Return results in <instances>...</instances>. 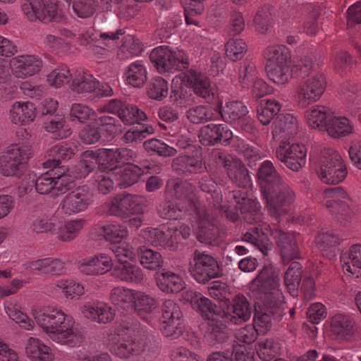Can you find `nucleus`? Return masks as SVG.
Listing matches in <instances>:
<instances>
[{
  "label": "nucleus",
  "instance_id": "nucleus-1",
  "mask_svg": "<svg viewBox=\"0 0 361 361\" xmlns=\"http://www.w3.org/2000/svg\"><path fill=\"white\" fill-rule=\"evenodd\" d=\"M233 197L243 214L245 220L257 225L249 229L243 237V240L256 247L263 255H267L275 242L281 250L283 261H289L298 257L295 236L293 233H284L278 228H271L264 222H260L261 214L259 212V203L254 199L245 197L240 190L233 191Z\"/></svg>",
  "mask_w": 361,
  "mask_h": 361
},
{
  "label": "nucleus",
  "instance_id": "nucleus-2",
  "mask_svg": "<svg viewBox=\"0 0 361 361\" xmlns=\"http://www.w3.org/2000/svg\"><path fill=\"white\" fill-rule=\"evenodd\" d=\"M278 271L272 267H265L250 283L252 291L262 293L261 300L255 303L253 326L258 334H266L271 326V315L283 302Z\"/></svg>",
  "mask_w": 361,
  "mask_h": 361
},
{
  "label": "nucleus",
  "instance_id": "nucleus-3",
  "mask_svg": "<svg viewBox=\"0 0 361 361\" xmlns=\"http://www.w3.org/2000/svg\"><path fill=\"white\" fill-rule=\"evenodd\" d=\"M31 314L42 331L54 343L74 348L82 343V336L75 331L74 318L61 308L35 306Z\"/></svg>",
  "mask_w": 361,
  "mask_h": 361
},
{
  "label": "nucleus",
  "instance_id": "nucleus-4",
  "mask_svg": "<svg viewBox=\"0 0 361 361\" xmlns=\"http://www.w3.org/2000/svg\"><path fill=\"white\" fill-rule=\"evenodd\" d=\"M257 176L266 207L270 215L280 221L290 212L295 199V192L282 180L270 161H264L261 164Z\"/></svg>",
  "mask_w": 361,
  "mask_h": 361
},
{
  "label": "nucleus",
  "instance_id": "nucleus-5",
  "mask_svg": "<svg viewBox=\"0 0 361 361\" xmlns=\"http://www.w3.org/2000/svg\"><path fill=\"white\" fill-rule=\"evenodd\" d=\"M149 342L145 331L123 324L108 336L106 346L115 356L128 359L145 351Z\"/></svg>",
  "mask_w": 361,
  "mask_h": 361
},
{
  "label": "nucleus",
  "instance_id": "nucleus-6",
  "mask_svg": "<svg viewBox=\"0 0 361 361\" xmlns=\"http://www.w3.org/2000/svg\"><path fill=\"white\" fill-rule=\"evenodd\" d=\"M45 168L53 169L39 176L35 180V189L42 195L49 194L56 190L63 192L73 182V178L69 169L64 166H59V161L49 159L44 164Z\"/></svg>",
  "mask_w": 361,
  "mask_h": 361
},
{
  "label": "nucleus",
  "instance_id": "nucleus-7",
  "mask_svg": "<svg viewBox=\"0 0 361 361\" xmlns=\"http://www.w3.org/2000/svg\"><path fill=\"white\" fill-rule=\"evenodd\" d=\"M183 299L190 302L193 309L209 320L210 335L217 341H224L227 337L225 326L220 319L221 315L216 313L211 301L199 293L187 291Z\"/></svg>",
  "mask_w": 361,
  "mask_h": 361
},
{
  "label": "nucleus",
  "instance_id": "nucleus-8",
  "mask_svg": "<svg viewBox=\"0 0 361 361\" xmlns=\"http://www.w3.org/2000/svg\"><path fill=\"white\" fill-rule=\"evenodd\" d=\"M180 231L178 226L160 225L157 228L147 227L140 231L139 237L143 243H147L156 247H161L169 250H175L178 247V237Z\"/></svg>",
  "mask_w": 361,
  "mask_h": 361
},
{
  "label": "nucleus",
  "instance_id": "nucleus-9",
  "mask_svg": "<svg viewBox=\"0 0 361 361\" xmlns=\"http://www.w3.org/2000/svg\"><path fill=\"white\" fill-rule=\"evenodd\" d=\"M326 79L324 73H312L308 78L297 87L294 98L298 105L306 108L318 102L325 92Z\"/></svg>",
  "mask_w": 361,
  "mask_h": 361
},
{
  "label": "nucleus",
  "instance_id": "nucleus-10",
  "mask_svg": "<svg viewBox=\"0 0 361 361\" xmlns=\"http://www.w3.org/2000/svg\"><path fill=\"white\" fill-rule=\"evenodd\" d=\"M319 177L326 184H338L347 176V169L341 154L334 149H327L320 160Z\"/></svg>",
  "mask_w": 361,
  "mask_h": 361
},
{
  "label": "nucleus",
  "instance_id": "nucleus-11",
  "mask_svg": "<svg viewBox=\"0 0 361 361\" xmlns=\"http://www.w3.org/2000/svg\"><path fill=\"white\" fill-rule=\"evenodd\" d=\"M148 205L147 199L143 195H119L105 204L109 215L126 216L135 214H144Z\"/></svg>",
  "mask_w": 361,
  "mask_h": 361
},
{
  "label": "nucleus",
  "instance_id": "nucleus-12",
  "mask_svg": "<svg viewBox=\"0 0 361 361\" xmlns=\"http://www.w3.org/2000/svg\"><path fill=\"white\" fill-rule=\"evenodd\" d=\"M22 8L25 16L30 20H39L48 23L59 21L63 18L58 0H30Z\"/></svg>",
  "mask_w": 361,
  "mask_h": 361
},
{
  "label": "nucleus",
  "instance_id": "nucleus-13",
  "mask_svg": "<svg viewBox=\"0 0 361 361\" xmlns=\"http://www.w3.org/2000/svg\"><path fill=\"white\" fill-rule=\"evenodd\" d=\"M180 197V180L179 178H172L169 180L165 190V200L161 202L157 211L160 216L168 219L169 222L175 225V221L179 224L178 219L180 209L178 202Z\"/></svg>",
  "mask_w": 361,
  "mask_h": 361
},
{
  "label": "nucleus",
  "instance_id": "nucleus-14",
  "mask_svg": "<svg viewBox=\"0 0 361 361\" xmlns=\"http://www.w3.org/2000/svg\"><path fill=\"white\" fill-rule=\"evenodd\" d=\"M182 84L193 88L194 92L207 102L216 104L219 99L218 90L212 85L209 80L193 70L182 71Z\"/></svg>",
  "mask_w": 361,
  "mask_h": 361
},
{
  "label": "nucleus",
  "instance_id": "nucleus-15",
  "mask_svg": "<svg viewBox=\"0 0 361 361\" xmlns=\"http://www.w3.org/2000/svg\"><path fill=\"white\" fill-rule=\"evenodd\" d=\"M30 154V149L27 145H11L0 157V173L5 176L16 175L19 166L28 159Z\"/></svg>",
  "mask_w": 361,
  "mask_h": 361
},
{
  "label": "nucleus",
  "instance_id": "nucleus-16",
  "mask_svg": "<svg viewBox=\"0 0 361 361\" xmlns=\"http://www.w3.org/2000/svg\"><path fill=\"white\" fill-rule=\"evenodd\" d=\"M307 152V148L302 144L283 142L276 148V157L289 169L298 171L306 164Z\"/></svg>",
  "mask_w": 361,
  "mask_h": 361
},
{
  "label": "nucleus",
  "instance_id": "nucleus-17",
  "mask_svg": "<svg viewBox=\"0 0 361 361\" xmlns=\"http://www.w3.org/2000/svg\"><path fill=\"white\" fill-rule=\"evenodd\" d=\"M291 63L265 65V71L267 78L276 85H284L291 78V72L300 73V76L304 77L309 74L311 68L310 63L300 61L295 63L290 70Z\"/></svg>",
  "mask_w": 361,
  "mask_h": 361
},
{
  "label": "nucleus",
  "instance_id": "nucleus-18",
  "mask_svg": "<svg viewBox=\"0 0 361 361\" xmlns=\"http://www.w3.org/2000/svg\"><path fill=\"white\" fill-rule=\"evenodd\" d=\"M149 59L160 74H173L179 69V60L176 52L167 46H159L153 49Z\"/></svg>",
  "mask_w": 361,
  "mask_h": 361
},
{
  "label": "nucleus",
  "instance_id": "nucleus-19",
  "mask_svg": "<svg viewBox=\"0 0 361 361\" xmlns=\"http://www.w3.org/2000/svg\"><path fill=\"white\" fill-rule=\"evenodd\" d=\"M99 166L103 169L118 171L123 164L135 161L136 154L128 148L98 149Z\"/></svg>",
  "mask_w": 361,
  "mask_h": 361
},
{
  "label": "nucleus",
  "instance_id": "nucleus-20",
  "mask_svg": "<svg viewBox=\"0 0 361 361\" xmlns=\"http://www.w3.org/2000/svg\"><path fill=\"white\" fill-rule=\"evenodd\" d=\"M93 202V195L86 187H80L65 196L61 203L63 212L68 215L86 210Z\"/></svg>",
  "mask_w": 361,
  "mask_h": 361
},
{
  "label": "nucleus",
  "instance_id": "nucleus-21",
  "mask_svg": "<svg viewBox=\"0 0 361 361\" xmlns=\"http://www.w3.org/2000/svg\"><path fill=\"white\" fill-rule=\"evenodd\" d=\"M113 265L111 256L106 253H99L82 259L78 262V269L85 275H102L110 271Z\"/></svg>",
  "mask_w": 361,
  "mask_h": 361
},
{
  "label": "nucleus",
  "instance_id": "nucleus-22",
  "mask_svg": "<svg viewBox=\"0 0 361 361\" xmlns=\"http://www.w3.org/2000/svg\"><path fill=\"white\" fill-rule=\"evenodd\" d=\"M13 75L18 78H25L38 73L42 67V61L35 55H21L10 60Z\"/></svg>",
  "mask_w": 361,
  "mask_h": 361
},
{
  "label": "nucleus",
  "instance_id": "nucleus-23",
  "mask_svg": "<svg viewBox=\"0 0 361 361\" xmlns=\"http://www.w3.org/2000/svg\"><path fill=\"white\" fill-rule=\"evenodd\" d=\"M191 274L197 282L204 283L218 276L219 266L212 257L201 254L195 258V265Z\"/></svg>",
  "mask_w": 361,
  "mask_h": 361
},
{
  "label": "nucleus",
  "instance_id": "nucleus-24",
  "mask_svg": "<svg viewBox=\"0 0 361 361\" xmlns=\"http://www.w3.org/2000/svg\"><path fill=\"white\" fill-rule=\"evenodd\" d=\"M118 32L101 33L99 39H97L96 42L89 48V54L91 57L98 62L109 59L116 47V39L118 38Z\"/></svg>",
  "mask_w": 361,
  "mask_h": 361
},
{
  "label": "nucleus",
  "instance_id": "nucleus-25",
  "mask_svg": "<svg viewBox=\"0 0 361 361\" xmlns=\"http://www.w3.org/2000/svg\"><path fill=\"white\" fill-rule=\"evenodd\" d=\"M298 130V121L290 114L280 115L274 123L273 136L281 143L292 139Z\"/></svg>",
  "mask_w": 361,
  "mask_h": 361
},
{
  "label": "nucleus",
  "instance_id": "nucleus-26",
  "mask_svg": "<svg viewBox=\"0 0 361 361\" xmlns=\"http://www.w3.org/2000/svg\"><path fill=\"white\" fill-rule=\"evenodd\" d=\"M325 130L331 138L341 139L353 135L355 133V126L345 116L331 113Z\"/></svg>",
  "mask_w": 361,
  "mask_h": 361
},
{
  "label": "nucleus",
  "instance_id": "nucleus-27",
  "mask_svg": "<svg viewBox=\"0 0 361 361\" xmlns=\"http://www.w3.org/2000/svg\"><path fill=\"white\" fill-rule=\"evenodd\" d=\"M25 355L30 361H54L55 354L50 346L38 338L30 337L25 346Z\"/></svg>",
  "mask_w": 361,
  "mask_h": 361
},
{
  "label": "nucleus",
  "instance_id": "nucleus-28",
  "mask_svg": "<svg viewBox=\"0 0 361 361\" xmlns=\"http://www.w3.org/2000/svg\"><path fill=\"white\" fill-rule=\"evenodd\" d=\"M341 262L344 274L353 278H359L361 269V245H352L341 255Z\"/></svg>",
  "mask_w": 361,
  "mask_h": 361
},
{
  "label": "nucleus",
  "instance_id": "nucleus-29",
  "mask_svg": "<svg viewBox=\"0 0 361 361\" xmlns=\"http://www.w3.org/2000/svg\"><path fill=\"white\" fill-rule=\"evenodd\" d=\"M9 119L16 125H27L36 116L35 106L30 102L16 101L9 109Z\"/></svg>",
  "mask_w": 361,
  "mask_h": 361
},
{
  "label": "nucleus",
  "instance_id": "nucleus-30",
  "mask_svg": "<svg viewBox=\"0 0 361 361\" xmlns=\"http://www.w3.org/2000/svg\"><path fill=\"white\" fill-rule=\"evenodd\" d=\"M47 288L51 293L61 291L64 298L70 300H79L85 294V288L81 283L68 279L56 280Z\"/></svg>",
  "mask_w": 361,
  "mask_h": 361
},
{
  "label": "nucleus",
  "instance_id": "nucleus-31",
  "mask_svg": "<svg viewBox=\"0 0 361 361\" xmlns=\"http://www.w3.org/2000/svg\"><path fill=\"white\" fill-rule=\"evenodd\" d=\"M330 331L337 337L350 340L355 335L356 329L354 322L348 315L337 313L331 319Z\"/></svg>",
  "mask_w": 361,
  "mask_h": 361
},
{
  "label": "nucleus",
  "instance_id": "nucleus-32",
  "mask_svg": "<svg viewBox=\"0 0 361 361\" xmlns=\"http://www.w3.org/2000/svg\"><path fill=\"white\" fill-rule=\"evenodd\" d=\"M179 307L172 300H166L164 304L162 314V333L166 336H171L179 325Z\"/></svg>",
  "mask_w": 361,
  "mask_h": 361
},
{
  "label": "nucleus",
  "instance_id": "nucleus-33",
  "mask_svg": "<svg viewBox=\"0 0 361 361\" xmlns=\"http://www.w3.org/2000/svg\"><path fill=\"white\" fill-rule=\"evenodd\" d=\"M225 167L230 178L238 186L245 188L251 185L248 171L238 159L233 157L227 158Z\"/></svg>",
  "mask_w": 361,
  "mask_h": 361
},
{
  "label": "nucleus",
  "instance_id": "nucleus-34",
  "mask_svg": "<svg viewBox=\"0 0 361 361\" xmlns=\"http://www.w3.org/2000/svg\"><path fill=\"white\" fill-rule=\"evenodd\" d=\"M251 311L249 308L246 298L242 295H238L233 300V304L231 310L221 315V319L230 320L234 324L245 322L250 317Z\"/></svg>",
  "mask_w": 361,
  "mask_h": 361
},
{
  "label": "nucleus",
  "instance_id": "nucleus-35",
  "mask_svg": "<svg viewBox=\"0 0 361 361\" xmlns=\"http://www.w3.org/2000/svg\"><path fill=\"white\" fill-rule=\"evenodd\" d=\"M123 77L127 85L133 87H142L147 79L145 63L141 60L130 63L126 67Z\"/></svg>",
  "mask_w": 361,
  "mask_h": 361
},
{
  "label": "nucleus",
  "instance_id": "nucleus-36",
  "mask_svg": "<svg viewBox=\"0 0 361 361\" xmlns=\"http://www.w3.org/2000/svg\"><path fill=\"white\" fill-rule=\"evenodd\" d=\"M70 87L78 93L92 92L99 87V82L82 69L73 68V78Z\"/></svg>",
  "mask_w": 361,
  "mask_h": 361
},
{
  "label": "nucleus",
  "instance_id": "nucleus-37",
  "mask_svg": "<svg viewBox=\"0 0 361 361\" xmlns=\"http://www.w3.org/2000/svg\"><path fill=\"white\" fill-rule=\"evenodd\" d=\"M331 111L324 106L315 105L306 110L305 118L309 127L317 130H326Z\"/></svg>",
  "mask_w": 361,
  "mask_h": 361
},
{
  "label": "nucleus",
  "instance_id": "nucleus-38",
  "mask_svg": "<svg viewBox=\"0 0 361 361\" xmlns=\"http://www.w3.org/2000/svg\"><path fill=\"white\" fill-rule=\"evenodd\" d=\"M134 262L119 263L114 270V276L124 282L136 284L141 283L143 280V274Z\"/></svg>",
  "mask_w": 361,
  "mask_h": 361
},
{
  "label": "nucleus",
  "instance_id": "nucleus-39",
  "mask_svg": "<svg viewBox=\"0 0 361 361\" xmlns=\"http://www.w3.org/2000/svg\"><path fill=\"white\" fill-rule=\"evenodd\" d=\"M215 108L221 117L227 121H236L248 113L247 106L239 101L229 100L223 106L222 102L219 99Z\"/></svg>",
  "mask_w": 361,
  "mask_h": 361
},
{
  "label": "nucleus",
  "instance_id": "nucleus-40",
  "mask_svg": "<svg viewBox=\"0 0 361 361\" xmlns=\"http://www.w3.org/2000/svg\"><path fill=\"white\" fill-rule=\"evenodd\" d=\"M117 174V183L121 187L126 188L137 183L144 173L145 169L131 162L123 164L118 167Z\"/></svg>",
  "mask_w": 361,
  "mask_h": 361
},
{
  "label": "nucleus",
  "instance_id": "nucleus-41",
  "mask_svg": "<svg viewBox=\"0 0 361 361\" xmlns=\"http://www.w3.org/2000/svg\"><path fill=\"white\" fill-rule=\"evenodd\" d=\"M104 239L111 245L118 244L129 237V231L126 225L118 222H110L101 227Z\"/></svg>",
  "mask_w": 361,
  "mask_h": 361
},
{
  "label": "nucleus",
  "instance_id": "nucleus-42",
  "mask_svg": "<svg viewBox=\"0 0 361 361\" xmlns=\"http://www.w3.org/2000/svg\"><path fill=\"white\" fill-rule=\"evenodd\" d=\"M65 263L56 258H44L26 264V268L43 274H59L64 269Z\"/></svg>",
  "mask_w": 361,
  "mask_h": 361
},
{
  "label": "nucleus",
  "instance_id": "nucleus-43",
  "mask_svg": "<svg viewBox=\"0 0 361 361\" xmlns=\"http://www.w3.org/2000/svg\"><path fill=\"white\" fill-rule=\"evenodd\" d=\"M281 104L274 99L261 100L257 106V116L259 122L266 126L281 111Z\"/></svg>",
  "mask_w": 361,
  "mask_h": 361
},
{
  "label": "nucleus",
  "instance_id": "nucleus-44",
  "mask_svg": "<svg viewBox=\"0 0 361 361\" xmlns=\"http://www.w3.org/2000/svg\"><path fill=\"white\" fill-rule=\"evenodd\" d=\"M157 284L159 289L167 293H178L180 291V278L178 274L170 271L156 274Z\"/></svg>",
  "mask_w": 361,
  "mask_h": 361
},
{
  "label": "nucleus",
  "instance_id": "nucleus-45",
  "mask_svg": "<svg viewBox=\"0 0 361 361\" xmlns=\"http://www.w3.org/2000/svg\"><path fill=\"white\" fill-rule=\"evenodd\" d=\"M264 56L266 65H278L291 63L290 52L284 45L276 44L267 47Z\"/></svg>",
  "mask_w": 361,
  "mask_h": 361
},
{
  "label": "nucleus",
  "instance_id": "nucleus-46",
  "mask_svg": "<svg viewBox=\"0 0 361 361\" xmlns=\"http://www.w3.org/2000/svg\"><path fill=\"white\" fill-rule=\"evenodd\" d=\"M85 224L83 219H75L66 221L63 226H59L56 237L59 240L70 242L75 238Z\"/></svg>",
  "mask_w": 361,
  "mask_h": 361
},
{
  "label": "nucleus",
  "instance_id": "nucleus-47",
  "mask_svg": "<svg viewBox=\"0 0 361 361\" xmlns=\"http://www.w3.org/2000/svg\"><path fill=\"white\" fill-rule=\"evenodd\" d=\"M118 172L114 170L99 171L95 174L94 184L99 192L107 194L114 188L115 181L117 182Z\"/></svg>",
  "mask_w": 361,
  "mask_h": 361
},
{
  "label": "nucleus",
  "instance_id": "nucleus-48",
  "mask_svg": "<svg viewBox=\"0 0 361 361\" xmlns=\"http://www.w3.org/2000/svg\"><path fill=\"white\" fill-rule=\"evenodd\" d=\"M119 118L128 124L140 123L147 119V114L135 105L123 104L118 110Z\"/></svg>",
  "mask_w": 361,
  "mask_h": 361
},
{
  "label": "nucleus",
  "instance_id": "nucleus-49",
  "mask_svg": "<svg viewBox=\"0 0 361 361\" xmlns=\"http://www.w3.org/2000/svg\"><path fill=\"white\" fill-rule=\"evenodd\" d=\"M60 224L58 217L54 214H44L37 218L32 224L34 232L39 233H56Z\"/></svg>",
  "mask_w": 361,
  "mask_h": 361
},
{
  "label": "nucleus",
  "instance_id": "nucleus-50",
  "mask_svg": "<svg viewBox=\"0 0 361 361\" xmlns=\"http://www.w3.org/2000/svg\"><path fill=\"white\" fill-rule=\"evenodd\" d=\"M137 290L118 286L114 288L110 293V300L115 305L121 307L132 306Z\"/></svg>",
  "mask_w": 361,
  "mask_h": 361
},
{
  "label": "nucleus",
  "instance_id": "nucleus-51",
  "mask_svg": "<svg viewBox=\"0 0 361 361\" xmlns=\"http://www.w3.org/2000/svg\"><path fill=\"white\" fill-rule=\"evenodd\" d=\"M4 309L9 318L18 324L20 326L26 330H32L33 329V322L26 314L18 309L16 305L11 301L6 302L4 304Z\"/></svg>",
  "mask_w": 361,
  "mask_h": 361
},
{
  "label": "nucleus",
  "instance_id": "nucleus-52",
  "mask_svg": "<svg viewBox=\"0 0 361 361\" xmlns=\"http://www.w3.org/2000/svg\"><path fill=\"white\" fill-rule=\"evenodd\" d=\"M73 78V69L60 67L54 69L47 76V82L51 87L59 88L71 82Z\"/></svg>",
  "mask_w": 361,
  "mask_h": 361
},
{
  "label": "nucleus",
  "instance_id": "nucleus-53",
  "mask_svg": "<svg viewBox=\"0 0 361 361\" xmlns=\"http://www.w3.org/2000/svg\"><path fill=\"white\" fill-rule=\"evenodd\" d=\"M72 10L74 14L80 18L92 17L97 11L99 2L97 0H71Z\"/></svg>",
  "mask_w": 361,
  "mask_h": 361
},
{
  "label": "nucleus",
  "instance_id": "nucleus-54",
  "mask_svg": "<svg viewBox=\"0 0 361 361\" xmlns=\"http://www.w3.org/2000/svg\"><path fill=\"white\" fill-rule=\"evenodd\" d=\"M132 306L140 316H142L144 314L154 311L157 307V303L153 298L137 290Z\"/></svg>",
  "mask_w": 361,
  "mask_h": 361
},
{
  "label": "nucleus",
  "instance_id": "nucleus-55",
  "mask_svg": "<svg viewBox=\"0 0 361 361\" xmlns=\"http://www.w3.org/2000/svg\"><path fill=\"white\" fill-rule=\"evenodd\" d=\"M46 131L55 134L58 139H63L71 134V128L62 117H54L44 123Z\"/></svg>",
  "mask_w": 361,
  "mask_h": 361
},
{
  "label": "nucleus",
  "instance_id": "nucleus-56",
  "mask_svg": "<svg viewBox=\"0 0 361 361\" xmlns=\"http://www.w3.org/2000/svg\"><path fill=\"white\" fill-rule=\"evenodd\" d=\"M97 165L99 166L98 149L86 150L81 154L80 166V172L77 176L84 177L89 174Z\"/></svg>",
  "mask_w": 361,
  "mask_h": 361
},
{
  "label": "nucleus",
  "instance_id": "nucleus-57",
  "mask_svg": "<svg viewBox=\"0 0 361 361\" xmlns=\"http://www.w3.org/2000/svg\"><path fill=\"white\" fill-rule=\"evenodd\" d=\"M259 78L256 66L252 62H246L239 70L238 82L245 89L250 88L252 83Z\"/></svg>",
  "mask_w": 361,
  "mask_h": 361
},
{
  "label": "nucleus",
  "instance_id": "nucleus-58",
  "mask_svg": "<svg viewBox=\"0 0 361 361\" xmlns=\"http://www.w3.org/2000/svg\"><path fill=\"white\" fill-rule=\"evenodd\" d=\"M281 351L279 342L273 339H266L257 343V353L264 361H269Z\"/></svg>",
  "mask_w": 361,
  "mask_h": 361
},
{
  "label": "nucleus",
  "instance_id": "nucleus-59",
  "mask_svg": "<svg viewBox=\"0 0 361 361\" xmlns=\"http://www.w3.org/2000/svg\"><path fill=\"white\" fill-rule=\"evenodd\" d=\"M140 264L147 269L154 270L163 264L161 254L148 248H141L139 253Z\"/></svg>",
  "mask_w": 361,
  "mask_h": 361
},
{
  "label": "nucleus",
  "instance_id": "nucleus-60",
  "mask_svg": "<svg viewBox=\"0 0 361 361\" xmlns=\"http://www.w3.org/2000/svg\"><path fill=\"white\" fill-rule=\"evenodd\" d=\"M168 82L160 76L154 77L149 82L147 94V96L154 100L161 101L168 94Z\"/></svg>",
  "mask_w": 361,
  "mask_h": 361
},
{
  "label": "nucleus",
  "instance_id": "nucleus-61",
  "mask_svg": "<svg viewBox=\"0 0 361 361\" xmlns=\"http://www.w3.org/2000/svg\"><path fill=\"white\" fill-rule=\"evenodd\" d=\"M301 279V265L293 262L285 274V284L290 293L294 295Z\"/></svg>",
  "mask_w": 361,
  "mask_h": 361
},
{
  "label": "nucleus",
  "instance_id": "nucleus-62",
  "mask_svg": "<svg viewBox=\"0 0 361 361\" xmlns=\"http://www.w3.org/2000/svg\"><path fill=\"white\" fill-rule=\"evenodd\" d=\"M69 116L73 122L85 123L95 117V111L84 104L74 103L71 105Z\"/></svg>",
  "mask_w": 361,
  "mask_h": 361
},
{
  "label": "nucleus",
  "instance_id": "nucleus-63",
  "mask_svg": "<svg viewBox=\"0 0 361 361\" xmlns=\"http://www.w3.org/2000/svg\"><path fill=\"white\" fill-rule=\"evenodd\" d=\"M142 51V44L137 39L128 37L119 48L118 56L122 59H128L134 56H138Z\"/></svg>",
  "mask_w": 361,
  "mask_h": 361
},
{
  "label": "nucleus",
  "instance_id": "nucleus-64",
  "mask_svg": "<svg viewBox=\"0 0 361 361\" xmlns=\"http://www.w3.org/2000/svg\"><path fill=\"white\" fill-rule=\"evenodd\" d=\"M111 250L118 263L135 260L134 247L126 240L112 245Z\"/></svg>",
  "mask_w": 361,
  "mask_h": 361
}]
</instances>
